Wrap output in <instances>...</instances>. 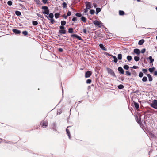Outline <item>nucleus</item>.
Returning <instances> with one entry per match:
<instances>
[{"label": "nucleus", "mask_w": 157, "mask_h": 157, "mask_svg": "<svg viewBox=\"0 0 157 157\" xmlns=\"http://www.w3.org/2000/svg\"><path fill=\"white\" fill-rule=\"evenodd\" d=\"M134 59L135 61L137 62L139 61L140 59V58L138 56H135L134 57Z\"/></svg>", "instance_id": "29"}, {"label": "nucleus", "mask_w": 157, "mask_h": 157, "mask_svg": "<svg viewBox=\"0 0 157 157\" xmlns=\"http://www.w3.org/2000/svg\"><path fill=\"white\" fill-rule=\"evenodd\" d=\"M123 68H124V69L126 70H128V69L129 68V67L128 65H125L123 67Z\"/></svg>", "instance_id": "36"}, {"label": "nucleus", "mask_w": 157, "mask_h": 157, "mask_svg": "<svg viewBox=\"0 0 157 157\" xmlns=\"http://www.w3.org/2000/svg\"><path fill=\"white\" fill-rule=\"evenodd\" d=\"M63 7V8H66L67 7V4L65 2H64L62 3Z\"/></svg>", "instance_id": "26"}, {"label": "nucleus", "mask_w": 157, "mask_h": 157, "mask_svg": "<svg viewBox=\"0 0 157 157\" xmlns=\"http://www.w3.org/2000/svg\"><path fill=\"white\" fill-rule=\"evenodd\" d=\"M87 9H86V8L84 10V13H86L88 12Z\"/></svg>", "instance_id": "60"}, {"label": "nucleus", "mask_w": 157, "mask_h": 157, "mask_svg": "<svg viewBox=\"0 0 157 157\" xmlns=\"http://www.w3.org/2000/svg\"><path fill=\"white\" fill-rule=\"evenodd\" d=\"M96 13L97 14L98 13L100 12L101 11V9L100 8H97L96 9Z\"/></svg>", "instance_id": "27"}, {"label": "nucleus", "mask_w": 157, "mask_h": 157, "mask_svg": "<svg viewBox=\"0 0 157 157\" xmlns=\"http://www.w3.org/2000/svg\"><path fill=\"white\" fill-rule=\"evenodd\" d=\"M42 13L44 14H47V15L49 14V11L48 9L44 11H43Z\"/></svg>", "instance_id": "16"}, {"label": "nucleus", "mask_w": 157, "mask_h": 157, "mask_svg": "<svg viewBox=\"0 0 157 157\" xmlns=\"http://www.w3.org/2000/svg\"><path fill=\"white\" fill-rule=\"evenodd\" d=\"M22 33L25 36H26L28 35V33L26 31H24L22 32Z\"/></svg>", "instance_id": "38"}, {"label": "nucleus", "mask_w": 157, "mask_h": 157, "mask_svg": "<svg viewBox=\"0 0 157 157\" xmlns=\"http://www.w3.org/2000/svg\"><path fill=\"white\" fill-rule=\"evenodd\" d=\"M83 32L85 34H86V29H83Z\"/></svg>", "instance_id": "59"}, {"label": "nucleus", "mask_w": 157, "mask_h": 157, "mask_svg": "<svg viewBox=\"0 0 157 157\" xmlns=\"http://www.w3.org/2000/svg\"><path fill=\"white\" fill-rule=\"evenodd\" d=\"M66 33V30L65 29L62 30H59L58 33L60 34L61 35L62 34H65Z\"/></svg>", "instance_id": "10"}, {"label": "nucleus", "mask_w": 157, "mask_h": 157, "mask_svg": "<svg viewBox=\"0 0 157 157\" xmlns=\"http://www.w3.org/2000/svg\"><path fill=\"white\" fill-rule=\"evenodd\" d=\"M118 70L119 71L120 73L121 74H124V71L121 67H119L118 68Z\"/></svg>", "instance_id": "7"}, {"label": "nucleus", "mask_w": 157, "mask_h": 157, "mask_svg": "<svg viewBox=\"0 0 157 157\" xmlns=\"http://www.w3.org/2000/svg\"><path fill=\"white\" fill-rule=\"evenodd\" d=\"M55 21L54 20L53 18H52L51 19L50 23H51L52 24H54Z\"/></svg>", "instance_id": "46"}, {"label": "nucleus", "mask_w": 157, "mask_h": 157, "mask_svg": "<svg viewBox=\"0 0 157 157\" xmlns=\"http://www.w3.org/2000/svg\"><path fill=\"white\" fill-rule=\"evenodd\" d=\"M77 20V17H74L72 19V20L74 21H76Z\"/></svg>", "instance_id": "52"}, {"label": "nucleus", "mask_w": 157, "mask_h": 157, "mask_svg": "<svg viewBox=\"0 0 157 157\" xmlns=\"http://www.w3.org/2000/svg\"><path fill=\"white\" fill-rule=\"evenodd\" d=\"M7 4L9 6H11L12 4V2L11 1H9L7 2Z\"/></svg>", "instance_id": "43"}, {"label": "nucleus", "mask_w": 157, "mask_h": 157, "mask_svg": "<svg viewBox=\"0 0 157 157\" xmlns=\"http://www.w3.org/2000/svg\"><path fill=\"white\" fill-rule=\"evenodd\" d=\"M133 52L134 53L138 55H139L140 53V50L138 48H136L134 49Z\"/></svg>", "instance_id": "8"}, {"label": "nucleus", "mask_w": 157, "mask_h": 157, "mask_svg": "<svg viewBox=\"0 0 157 157\" xmlns=\"http://www.w3.org/2000/svg\"><path fill=\"white\" fill-rule=\"evenodd\" d=\"M145 51H146V49H145V48H143V49L141 50V52L142 53H144L145 52Z\"/></svg>", "instance_id": "51"}, {"label": "nucleus", "mask_w": 157, "mask_h": 157, "mask_svg": "<svg viewBox=\"0 0 157 157\" xmlns=\"http://www.w3.org/2000/svg\"><path fill=\"white\" fill-rule=\"evenodd\" d=\"M155 105H157V100H154L153 103L151 104V106H154Z\"/></svg>", "instance_id": "14"}, {"label": "nucleus", "mask_w": 157, "mask_h": 157, "mask_svg": "<svg viewBox=\"0 0 157 157\" xmlns=\"http://www.w3.org/2000/svg\"><path fill=\"white\" fill-rule=\"evenodd\" d=\"M147 76L149 80L150 81H152L153 79L151 77V76L150 74H147Z\"/></svg>", "instance_id": "17"}, {"label": "nucleus", "mask_w": 157, "mask_h": 157, "mask_svg": "<svg viewBox=\"0 0 157 157\" xmlns=\"http://www.w3.org/2000/svg\"><path fill=\"white\" fill-rule=\"evenodd\" d=\"M92 74V73L91 71H88L86 72L85 73V77L86 78L89 77Z\"/></svg>", "instance_id": "6"}, {"label": "nucleus", "mask_w": 157, "mask_h": 157, "mask_svg": "<svg viewBox=\"0 0 157 157\" xmlns=\"http://www.w3.org/2000/svg\"><path fill=\"white\" fill-rule=\"evenodd\" d=\"M75 15H76V16L77 17H81L82 14L81 13H76L75 14Z\"/></svg>", "instance_id": "45"}, {"label": "nucleus", "mask_w": 157, "mask_h": 157, "mask_svg": "<svg viewBox=\"0 0 157 157\" xmlns=\"http://www.w3.org/2000/svg\"><path fill=\"white\" fill-rule=\"evenodd\" d=\"M151 107L157 109V105H155L154 106H152Z\"/></svg>", "instance_id": "55"}, {"label": "nucleus", "mask_w": 157, "mask_h": 157, "mask_svg": "<svg viewBox=\"0 0 157 157\" xmlns=\"http://www.w3.org/2000/svg\"><path fill=\"white\" fill-rule=\"evenodd\" d=\"M144 41V39L141 40L139 41L138 44L140 45H141L143 44Z\"/></svg>", "instance_id": "15"}, {"label": "nucleus", "mask_w": 157, "mask_h": 157, "mask_svg": "<svg viewBox=\"0 0 157 157\" xmlns=\"http://www.w3.org/2000/svg\"><path fill=\"white\" fill-rule=\"evenodd\" d=\"M32 24L33 25L36 26L38 24V22L37 21H33L32 22Z\"/></svg>", "instance_id": "35"}, {"label": "nucleus", "mask_w": 157, "mask_h": 157, "mask_svg": "<svg viewBox=\"0 0 157 157\" xmlns=\"http://www.w3.org/2000/svg\"><path fill=\"white\" fill-rule=\"evenodd\" d=\"M154 75L155 76L157 75V71H155L154 72Z\"/></svg>", "instance_id": "62"}, {"label": "nucleus", "mask_w": 157, "mask_h": 157, "mask_svg": "<svg viewBox=\"0 0 157 157\" xmlns=\"http://www.w3.org/2000/svg\"><path fill=\"white\" fill-rule=\"evenodd\" d=\"M51 127H52V129H53V130H54L55 131H57V130L56 129V124L55 123H53L52 124V125Z\"/></svg>", "instance_id": "11"}, {"label": "nucleus", "mask_w": 157, "mask_h": 157, "mask_svg": "<svg viewBox=\"0 0 157 157\" xmlns=\"http://www.w3.org/2000/svg\"><path fill=\"white\" fill-rule=\"evenodd\" d=\"M63 17H64L65 19H66L67 17V15H66L65 14H64L63 15Z\"/></svg>", "instance_id": "57"}, {"label": "nucleus", "mask_w": 157, "mask_h": 157, "mask_svg": "<svg viewBox=\"0 0 157 157\" xmlns=\"http://www.w3.org/2000/svg\"><path fill=\"white\" fill-rule=\"evenodd\" d=\"M137 122L140 124V123H141V120L140 119H137Z\"/></svg>", "instance_id": "61"}, {"label": "nucleus", "mask_w": 157, "mask_h": 157, "mask_svg": "<svg viewBox=\"0 0 157 157\" xmlns=\"http://www.w3.org/2000/svg\"><path fill=\"white\" fill-rule=\"evenodd\" d=\"M127 59L128 61H130L132 59V58L131 56H128L127 57Z\"/></svg>", "instance_id": "28"}, {"label": "nucleus", "mask_w": 157, "mask_h": 157, "mask_svg": "<svg viewBox=\"0 0 157 157\" xmlns=\"http://www.w3.org/2000/svg\"><path fill=\"white\" fill-rule=\"evenodd\" d=\"M40 124L43 128H45L48 126V122L47 121H41Z\"/></svg>", "instance_id": "3"}, {"label": "nucleus", "mask_w": 157, "mask_h": 157, "mask_svg": "<svg viewBox=\"0 0 157 157\" xmlns=\"http://www.w3.org/2000/svg\"><path fill=\"white\" fill-rule=\"evenodd\" d=\"M68 32L70 33H73V28H69L68 29Z\"/></svg>", "instance_id": "24"}, {"label": "nucleus", "mask_w": 157, "mask_h": 157, "mask_svg": "<svg viewBox=\"0 0 157 157\" xmlns=\"http://www.w3.org/2000/svg\"><path fill=\"white\" fill-rule=\"evenodd\" d=\"M48 1V0H42V2L44 4H46Z\"/></svg>", "instance_id": "53"}, {"label": "nucleus", "mask_w": 157, "mask_h": 157, "mask_svg": "<svg viewBox=\"0 0 157 157\" xmlns=\"http://www.w3.org/2000/svg\"><path fill=\"white\" fill-rule=\"evenodd\" d=\"M60 14L58 13H56L55 14V17L56 19H57L59 18Z\"/></svg>", "instance_id": "34"}, {"label": "nucleus", "mask_w": 157, "mask_h": 157, "mask_svg": "<svg viewBox=\"0 0 157 157\" xmlns=\"http://www.w3.org/2000/svg\"><path fill=\"white\" fill-rule=\"evenodd\" d=\"M118 88L119 89H122L124 88V86L123 85L120 84L118 86Z\"/></svg>", "instance_id": "30"}, {"label": "nucleus", "mask_w": 157, "mask_h": 157, "mask_svg": "<svg viewBox=\"0 0 157 157\" xmlns=\"http://www.w3.org/2000/svg\"><path fill=\"white\" fill-rule=\"evenodd\" d=\"M124 14V12L123 11L120 10L119 11V14L120 15H123Z\"/></svg>", "instance_id": "32"}, {"label": "nucleus", "mask_w": 157, "mask_h": 157, "mask_svg": "<svg viewBox=\"0 0 157 157\" xmlns=\"http://www.w3.org/2000/svg\"><path fill=\"white\" fill-rule=\"evenodd\" d=\"M134 105L135 107L138 109L139 108V104L138 103L134 102Z\"/></svg>", "instance_id": "19"}, {"label": "nucleus", "mask_w": 157, "mask_h": 157, "mask_svg": "<svg viewBox=\"0 0 157 157\" xmlns=\"http://www.w3.org/2000/svg\"><path fill=\"white\" fill-rule=\"evenodd\" d=\"M66 132H67V133L68 136L69 138L70 139L71 138L70 133V132H69V129H68L67 128L66 129Z\"/></svg>", "instance_id": "18"}, {"label": "nucleus", "mask_w": 157, "mask_h": 157, "mask_svg": "<svg viewBox=\"0 0 157 157\" xmlns=\"http://www.w3.org/2000/svg\"><path fill=\"white\" fill-rule=\"evenodd\" d=\"M108 54V56H111L112 57V56H113V55H111V54H108H108Z\"/></svg>", "instance_id": "64"}, {"label": "nucleus", "mask_w": 157, "mask_h": 157, "mask_svg": "<svg viewBox=\"0 0 157 157\" xmlns=\"http://www.w3.org/2000/svg\"><path fill=\"white\" fill-rule=\"evenodd\" d=\"M42 9L43 10H46L47 9H48V8L47 6H42Z\"/></svg>", "instance_id": "42"}, {"label": "nucleus", "mask_w": 157, "mask_h": 157, "mask_svg": "<svg viewBox=\"0 0 157 157\" xmlns=\"http://www.w3.org/2000/svg\"><path fill=\"white\" fill-rule=\"evenodd\" d=\"M36 1L38 3L39 2H40V1L39 0H36Z\"/></svg>", "instance_id": "63"}, {"label": "nucleus", "mask_w": 157, "mask_h": 157, "mask_svg": "<svg viewBox=\"0 0 157 157\" xmlns=\"http://www.w3.org/2000/svg\"><path fill=\"white\" fill-rule=\"evenodd\" d=\"M81 20L84 22H86V18L82 16L81 18Z\"/></svg>", "instance_id": "20"}, {"label": "nucleus", "mask_w": 157, "mask_h": 157, "mask_svg": "<svg viewBox=\"0 0 157 157\" xmlns=\"http://www.w3.org/2000/svg\"><path fill=\"white\" fill-rule=\"evenodd\" d=\"M59 51L60 52H62L63 51V49L62 48H59L58 49Z\"/></svg>", "instance_id": "56"}, {"label": "nucleus", "mask_w": 157, "mask_h": 157, "mask_svg": "<svg viewBox=\"0 0 157 157\" xmlns=\"http://www.w3.org/2000/svg\"><path fill=\"white\" fill-rule=\"evenodd\" d=\"M149 59L150 61V63H152L154 61V59L152 58V57L151 56H150L149 57Z\"/></svg>", "instance_id": "23"}, {"label": "nucleus", "mask_w": 157, "mask_h": 157, "mask_svg": "<svg viewBox=\"0 0 157 157\" xmlns=\"http://www.w3.org/2000/svg\"><path fill=\"white\" fill-rule=\"evenodd\" d=\"M71 15V13L70 11H68L67 12V16H70Z\"/></svg>", "instance_id": "50"}, {"label": "nucleus", "mask_w": 157, "mask_h": 157, "mask_svg": "<svg viewBox=\"0 0 157 157\" xmlns=\"http://www.w3.org/2000/svg\"><path fill=\"white\" fill-rule=\"evenodd\" d=\"M71 37H76L79 40H82L81 37L80 36L77 35L76 34H72L71 35Z\"/></svg>", "instance_id": "4"}, {"label": "nucleus", "mask_w": 157, "mask_h": 157, "mask_svg": "<svg viewBox=\"0 0 157 157\" xmlns=\"http://www.w3.org/2000/svg\"><path fill=\"white\" fill-rule=\"evenodd\" d=\"M122 58V55L121 54L118 55V59L119 60H121Z\"/></svg>", "instance_id": "31"}, {"label": "nucleus", "mask_w": 157, "mask_h": 157, "mask_svg": "<svg viewBox=\"0 0 157 157\" xmlns=\"http://www.w3.org/2000/svg\"><path fill=\"white\" fill-rule=\"evenodd\" d=\"M49 15L48 16H46V17H47V19H49L48 17H49L51 19L53 18V17H54V15L52 13H49Z\"/></svg>", "instance_id": "12"}, {"label": "nucleus", "mask_w": 157, "mask_h": 157, "mask_svg": "<svg viewBox=\"0 0 157 157\" xmlns=\"http://www.w3.org/2000/svg\"><path fill=\"white\" fill-rule=\"evenodd\" d=\"M15 13L16 15L18 16H19L20 15H21V13L20 12L18 11H16L15 12Z\"/></svg>", "instance_id": "25"}, {"label": "nucleus", "mask_w": 157, "mask_h": 157, "mask_svg": "<svg viewBox=\"0 0 157 157\" xmlns=\"http://www.w3.org/2000/svg\"><path fill=\"white\" fill-rule=\"evenodd\" d=\"M107 70L109 74L111 75V76L116 78V76L114 71L111 68H107Z\"/></svg>", "instance_id": "1"}, {"label": "nucleus", "mask_w": 157, "mask_h": 157, "mask_svg": "<svg viewBox=\"0 0 157 157\" xmlns=\"http://www.w3.org/2000/svg\"><path fill=\"white\" fill-rule=\"evenodd\" d=\"M86 9H90L91 8V3L90 2H86Z\"/></svg>", "instance_id": "5"}, {"label": "nucleus", "mask_w": 157, "mask_h": 157, "mask_svg": "<svg viewBox=\"0 0 157 157\" xmlns=\"http://www.w3.org/2000/svg\"><path fill=\"white\" fill-rule=\"evenodd\" d=\"M142 71L144 73H145L147 72V70L146 69H143Z\"/></svg>", "instance_id": "49"}, {"label": "nucleus", "mask_w": 157, "mask_h": 157, "mask_svg": "<svg viewBox=\"0 0 157 157\" xmlns=\"http://www.w3.org/2000/svg\"><path fill=\"white\" fill-rule=\"evenodd\" d=\"M37 15L39 17H40L41 18H43V16H42V15L39 13H37Z\"/></svg>", "instance_id": "47"}, {"label": "nucleus", "mask_w": 157, "mask_h": 157, "mask_svg": "<svg viewBox=\"0 0 157 157\" xmlns=\"http://www.w3.org/2000/svg\"><path fill=\"white\" fill-rule=\"evenodd\" d=\"M112 57L114 59L113 61L115 63H117L118 61L117 58L115 56H112Z\"/></svg>", "instance_id": "22"}, {"label": "nucleus", "mask_w": 157, "mask_h": 157, "mask_svg": "<svg viewBox=\"0 0 157 157\" xmlns=\"http://www.w3.org/2000/svg\"><path fill=\"white\" fill-rule=\"evenodd\" d=\"M147 78L146 76H144L142 80L143 82H145L147 81Z\"/></svg>", "instance_id": "33"}, {"label": "nucleus", "mask_w": 157, "mask_h": 157, "mask_svg": "<svg viewBox=\"0 0 157 157\" xmlns=\"http://www.w3.org/2000/svg\"><path fill=\"white\" fill-rule=\"evenodd\" d=\"M93 23L94 25L99 28L101 27L103 24L101 21H99L97 20L94 21Z\"/></svg>", "instance_id": "2"}, {"label": "nucleus", "mask_w": 157, "mask_h": 157, "mask_svg": "<svg viewBox=\"0 0 157 157\" xmlns=\"http://www.w3.org/2000/svg\"><path fill=\"white\" fill-rule=\"evenodd\" d=\"M12 31L13 32L17 34H19L21 33L20 30H18L16 29H12Z\"/></svg>", "instance_id": "9"}, {"label": "nucleus", "mask_w": 157, "mask_h": 157, "mask_svg": "<svg viewBox=\"0 0 157 157\" xmlns=\"http://www.w3.org/2000/svg\"><path fill=\"white\" fill-rule=\"evenodd\" d=\"M95 12V10L93 9H91L90 10V13L91 14H93Z\"/></svg>", "instance_id": "39"}, {"label": "nucleus", "mask_w": 157, "mask_h": 157, "mask_svg": "<svg viewBox=\"0 0 157 157\" xmlns=\"http://www.w3.org/2000/svg\"><path fill=\"white\" fill-rule=\"evenodd\" d=\"M99 46L102 50L106 51L107 50V49L105 48V47H104V45L102 44H99Z\"/></svg>", "instance_id": "13"}, {"label": "nucleus", "mask_w": 157, "mask_h": 157, "mask_svg": "<svg viewBox=\"0 0 157 157\" xmlns=\"http://www.w3.org/2000/svg\"><path fill=\"white\" fill-rule=\"evenodd\" d=\"M61 112L60 111L58 110L57 111V114L60 115L61 114Z\"/></svg>", "instance_id": "58"}, {"label": "nucleus", "mask_w": 157, "mask_h": 157, "mask_svg": "<svg viewBox=\"0 0 157 157\" xmlns=\"http://www.w3.org/2000/svg\"><path fill=\"white\" fill-rule=\"evenodd\" d=\"M66 24V22L65 21H62L61 22V24L62 25L64 26Z\"/></svg>", "instance_id": "37"}, {"label": "nucleus", "mask_w": 157, "mask_h": 157, "mask_svg": "<svg viewBox=\"0 0 157 157\" xmlns=\"http://www.w3.org/2000/svg\"><path fill=\"white\" fill-rule=\"evenodd\" d=\"M60 30H64L65 28L62 25L59 27Z\"/></svg>", "instance_id": "48"}, {"label": "nucleus", "mask_w": 157, "mask_h": 157, "mask_svg": "<svg viewBox=\"0 0 157 157\" xmlns=\"http://www.w3.org/2000/svg\"><path fill=\"white\" fill-rule=\"evenodd\" d=\"M131 68H133V69H137V68H138V66H133L132 67H131Z\"/></svg>", "instance_id": "54"}, {"label": "nucleus", "mask_w": 157, "mask_h": 157, "mask_svg": "<svg viewBox=\"0 0 157 157\" xmlns=\"http://www.w3.org/2000/svg\"><path fill=\"white\" fill-rule=\"evenodd\" d=\"M126 73L128 76H130L131 75V73L129 71H126Z\"/></svg>", "instance_id": "40"}, {"label": "nucleus", "mask_w": 157, "mask_h": 157, "mask_svg": "<svg viewBox=\"0 0 157 157\" xmlns=\"http://www.w3.org/2000/svg\"><path fill=\"white\" fill-rule=\"evenodd\" d=\"M155 69V67H153L151 68H149L148 70L150 72L152 73L153 71Z\"/></svg>", "instance_id": "21"}, {"label": "nucleus", "mask_w": 157, "mask_h": 157, "mask_svg": "<svg viewBox=\"0 0 157 157\" xmlns=\"http://www.w3.org/2000/svg\"><path fill=\"white\" fill-rule=\"evenodd\" d=\"M91 82V80L90 79H88L86 81L87 84H90Z\"/></svg>", "instance_id": "44"}, {"label": "nucleus", "mask_w": 157, "mask_h": 157, "mask_svg": "<svg viewBox=\"0 0 157 157\" xmlns=\"http://www.w3.org/2000/svg\"><path fill=\"white\" fill-rule=\"evenodd\" d=\"M143 76V74L142 72H140L139 74V76L140 77H142Z\"/></svg>", "instance_id": "41"}]
</instances>
